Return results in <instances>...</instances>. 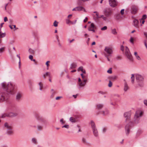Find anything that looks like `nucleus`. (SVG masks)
I'll return each instance as SVG.
<instances>
[{"label": "nucleus", "mask_w": 147, "mask_h": 147, "mask_svg": "<svg viewBox=\"0 0 147 147\" xmlns=\"http://www.w3.org/2000/svg\"><path fill=\"white\" fill-rule=\"evenodd\" d=\"M112 33L114 34H117L115 29H114L112 30Z\"/></svg>", "instance_id": "obj_41"}, {"label": "nucleus", "mask_w": 147, "mask_h": 147, "mask_svg": "<svg viewBox=\"0 0 147 147\" xmlns=\"http://www.w3.org/2000/svg\"><path fill=\"white\" fill-rule=\"evenodd\" d=\"M93 132L94 136L97 137L98 136V132L96 128L92 129Z\"/></svg>", "instance_id": "obj_18"}, {"label": "nucleus", "mask_w": 147, "mask_h": 147, "mask_svg": "<svg viewBox=\"0 0 147 147\" xmlns=\"http://www.w3.org/2000/svg\"><path fill=\"white\" fill-rule=\"evenodd\" d=\"M82 142L85 144H88V143L86 141V139L84 138H82Z\"/></svg>", "instance_id": "obj_31"}, {"label": "nucleus", "mask_w": 147, "mask_h": 147, "mask_svg": "<svg viewBox=\"0 0 147 147\" xmlns=\"http://www.w3.org/2000/svg\"><path fill=\"white\" fill-rule=\"evenodd\" d=\"M136 82L144 80L143 77L141 75L138 74L136 75Z\"/></svg>", "instance_id": "obj_10"}, {"label": "nucleus", "mask_w": 147, "mask_h": 147, "mask_svg": "<svg viewBox=\"0 0 147 147\" xmlns=\"http://www.w3.org/2000/svg\"><path fill=\"white\" fill-rule=\"evenodd\" d=\"M96 28V27L93 23L91 24L90 27L89 28Z\"/></svg>", "instance_id": "obj_40"}, {"label": "nucleus", "mask_w": 147, "mask_h": 147, "mask_svg": "<svg viewBox=\"0 0 147 147\" xmlns=\"http://www.w3.org/2000/svg\"><path fill=\"white\" fill-rule=\"evenodd\" d=\"M32 142L34 143L35 144H36L37 143V141L36 140L35 138H33L32 139Z\"/></svg>", "instance_id": "obj_38"}, {"label": "nucleus", "mask_w": 147, "mask_h": 147, "mask_svg": "<svg viewBox=\"0 0 147 147\" xmlns=\"http://www.w3.org/2000/svg\"><path fill=\"white\" fill-rule=\"evenodd\" d=\"M104 105L102 104H97L96 105V109L98 110L99 112H100L101 111L104 109Z\"/></svg>", "instance_id": "obj_8"}, {"label": "nucleus", "mask_w": 147, "mask_h": 147, "mask_svg": "<svg viewBox=\"0 0 147 147\" xmlns=\"http://www.w3.org/2000/svg\"><path fill=\"white\" fill-rule=\"evenodd\" d=\"M81 76L82 78L83 79L84 78L85 76L83 75L82 73L81 74Z\"/></svg>", "instance_id": "obj_63"}, {"label": "nucleus", "mask_w": 147, "mask_h": 147, "mask_svg": "<svg viewBox=\"0 0 147 147\" xmlns=\"http://www.w3.org/2000/svg\"><path fill=\"white\" fill-rule=\"evenodd\" d=\"M69 120L72 123H75L77 122V120L73 117H70L69 118Z\"/></svg>", "instance_id": "obj_24"}, {"label": "nucleus", "mask_w": 147, "mask_h": 147, "mask_svg": "<svg viewBox=\"0 0 147 147\" xmlns=\"http://www.w3.org/2000/svg\"><path fill=\"white\" fill-rule=\"evenodd\" d=\"M144 104L146 106H147V100H145L144 101Z\"/></svg>", "instance_id": "obj_59"}, {"label": "nucleus", "mask_w": 147, "mask_h": 147, "mask_svg": "<svg viewBox=\"0 0 147 147\" xmlns=\"http://www.w3.org/2000/svg\"><path fill=\"white\" fill-rule=\"evenodd\" d=\"M133 40H134L133 38H132V37H131L130 38V42L132 43H133Z\"/></svg>", "instance_id": "obj_56"}, {"label": "nucleus", "mask_w": 147, "mask_h": 147, "mask_svg": "<svg viewBox=\"0 0 147 147\" xmlns=\"http://www.w3.org/2000/svg\"><path fill=\"white\" fill-rule=\"evenodd\" d=\"M88 20V18L87 17H86L85 18V19H84V22H87V20Z\"/></svg>", "instance_id": "obj_64"}, {"label": "nucleus", "mask_w": 147, "mask_h": 147, "mask_svg": "<svg viewBox=\"0 0 147 147\" xmlns=\"http://www.w3.org/2000/svg\"><path fill=\"white\" fill-rule=\"evenodd\" d=\"M125 55L127 58L130 61H132L133 59L130 53L129 49L127 47H125Z\"/></svg>", "instance_id": "obj_3"}, {"label": "nucleus", "mask_w": 147, "mask_h": 147, "mask_svg": "<svg viewBox=\"0 0 147 147\" xmlns=\"http://www.w3.org/2000/svg\"><path fill=\"white\" fill-rule=\"evenodd\" d=\"M4 127H5L7 130H11L12 129V127L11 126L9 125L7 122H6L4 124Z\"/></svg>", "instance_id": "obj_17"}, {"label": "nucleus", "mask_w": 147, "mask_h": 147, "mask_svg": "<svg viewBox=\"0 0 147 147\" xmlns=\"http://www.w3.org/2000/svg\"><path fill=\"white\" fill-rule=\"evenodd\" d=\"M90 40V38H88L87 40V42H86L87 43L88 45H89V41Z\"/></svg>", "instance_id": "obj_62"}, {"label": "nucleus", "mask_w": 147, "mask_h": 147, "mask_svg": "<svg viewBox=\"0 0 147 147\" xmlns=\"http://www.w3.org/2000/svg\"><path fill=\"white\" fill-rule=\"evenodd\" d=\"M77 67V64L76 63H73L70 65V68L73 69Z\"/></svg>", "instance_id": "obj_25"}, {"label": "nucleus", "mask_w": 147, "mask_h": 147, "mask_svg": "<svg viewBox=\"0 0 147 147\" xmlns=\"http://www.w3.org/2000/svg\"><path fill=\"white\" fill-rule=\"evenodd\" d=\"M8 117H13L17 116L18 115L17 113H16L10 112L8 113Z\"/></svg>", "instance_id": "obj_15"}, {"label": "nucleus", "mask_w": 147, "mask_h": 147, "mask_svg": "<svg viewBox=\"0 0 147 147\" xmlns=\"http://www.w3.org/2000/svg\"><path fill=\"white\" fill-rule=\"evenodd\" d=\"M4 49V47H2L0 49V53H2L3 52V51Z\"/></svg>", "instance_id": "obj_52"}, {"label": "nucleus", "mask_w": 147, "mask_h": 147, "mask_svg": "<svg viewBox=\"0 0 147 147\" xmlns=\"http://www.w3.org/2000/svg\"><path fill=\"white\" fill-rule=\"evenodd\" d=\"M103 13L107 19V18L111 17L112 16L113 11L111 8L106 7L104 9Z\"/></svg>", "instance_id": "obj_2"}, {"label": "nucleus", "mask_w": 147, "mask_h": 147, "mask_svg": "<svg viewBox=\"0 0 147 147\" xmlns=\"http://www.w3.org/2000/svg\"><path fill=\"white\" fill-rule=\"evenodd\" d=\"M29 52L31 54H34V50L31 48L29 49Z\"/></svg>", "instance_id": "obj_43"}, {"label": "nucleus", "mask_w": 147, "mask_h": 147, "mask_svg": "<svg viewBox=\"0 0 147 147\" xmlns=\"http://www.w3.org/2000/svg\"><path fill=\"white\" fill-rule=\"evenodd\" d=\"M129 88L126 82H125L124 90L125 92L127 91Z\"/></svg>", "instance_id": "obj_20"}, {"label": "nucleus", "mask_w": 147, "mask_h": 147, "mask_svg": "<svg viewBox=\"0 0 147 147\" xmlns=\"http://www.w3.org/2000/svg\"><path fill=\"white\" fill-rule=\"evenodd\" d=\"M125 129L126 132V134L127 135H128L130 132L129 126V124H127L125 126Z\"/></svg>", "instance_id": "obj_16"}, {"label": "nucleus", "mask_w": 147, "mask_h": 147, "mask_svg": "<svg viewBox=\"0 0 147 147\" xmlns=\"http://www.w3.org/2000/svg\"><path fill=\"white\" fill-rule=\"evenodd\" d=\"M83 81L84 83H85V84L87 82V80L86 79L84 78L83 79Z\"/></svg>", "instance_id": "obj_60"}, {"label": "nucleus", "mask_w": 147, "mask_h": 147, "mask_svg": "<svg viewBox=\"0 0 147 147\" xmlns=\"http://www.w3.org/2000/svg\"><path fill=\"white\" fill-rule=\"evenodd\" d=\"M69 127V125H65L62 127V128H65L67 129H68Z\"/></svg>", "instance_id": "obj_42"}, {"label": "nucleus", "mask_w": 147, "mask_h": 147, "mask_svg": "<svg viewBox=\"0 0 147 147\" xmlns=\"http://www.w3.org/2000/svg\"><path fill=\"white\" fill-rule=\"evenodd\" d=\"M50 62V61H47V62L46 63V65H47V67H49V63Z\"/></svg>", "instance_id": "obj_58"}, {"label": "nucleus", "mask_w": 147, "mask_h": 147, "mask_svg": "<svg viewBox=\"0 0 147 147\" xmlns=\"http://www.w3.org/2000/svg\"><path fill=\"white\" fill-rule=\"evenodd\" d=\"M29 58L31 61H32L33 57L32 55H30Z\"/></svg>", "instance_id": "obj_55"}, {"label": "nucleus", "mask_w": 147, "mask_h": 147, "mask_svg": "<svg viewBox=\"0 0 147 147\" xmlns=\"http://www.w3.org/2000/svg\"><path fill=\"white\" fill-rule=\"evenodd\" d=\"M66 23L69 25L71 24L73 25V22L71 21L69 19H67L66 20Z\"/></svg>", "instance_id": "obj_26"}, {"label": "nucleus", "mask_w": 147, "mask_h": 147, "mask_svg": "<svg viewBox=\"0 0 147 147\" xmlns=\"http://www.w3.org/2000/svg\"><path fill=\"white\" fill-rule=\"evenodd\" d=\"M124 9H123L121 10L120 12H121V14L122 15H123L124 14Z\"/></svg>", "instance_id": "obj_54"}, {"label": "nucleus", "mask_w": 147, "mask_h": 147, "mask_svg": "<svg viewBox=\"0 0 147 147\" xmlns=\"http://www.w3.org/2000/svg\"><path fill=\"white\" fill-rule=\"evenodd\" d=\"M62 98V97L61 96H57L56 98L55 99L56 100H58Z\"/></svg>", "instance_id": "obj_61"}, {"label": "nucleus", "mask_w": 147, "mask_h": 147, "mask_svg": "<svg viewBox=\"0 0 147 147\" xmlns=\"http://www.w3.org/2000/svg\"><path fill=\"white\" fill-rule=\"evenodd\" d=\"M58 22H57L56 21H55L53 23V26L55 27H57L58 26Z\"/></svg>", "instance_id": "obj_44"}, {"label": "nucleus", "mask_w": 147, "mask_h": 147, "mask_svg": "<svg viewBox=\"0 0 147 147\" xmlns=\"http://www.w3.org/2000/svg\"><path fill=\"white\" fill-rule=\"evenodd\" d=\"M100 113L103 115L105 116L109 114V111L107 109L105 108H104L102 111H101L100 112Z\"/></svg>", "instance_id": "obj_12"}, {"label": "nucleus", "mask_w": 147, "mask_h": 147, "mask_svg": "<svg viewBox=\"0 0 147 147\" xmlns=\"http://www.w3.org/2000/svg\"><path fill=\"white\" fill-rule=\"evenodd\" d=\"M107 29V27L106 26H104L103 27L101 28L102 30H105Z\"/></svg>", "instance_id": "obj_49"}, {"label": "nucleus", "mask_w": 147, "mask_h": 147, "mask_svg": "<svg viewBox=\"0 0 147 147\" xmlns=\"http://www.w3.org/2000/svg\"><path fill=\"white\" fill-rule=\"evenodd\" d=\"M109 83L108 84V86L109 87H111L112 85V83L111 80H109Z\"/></svg>", "instance_id": "obj_45"}, {"label": "nucleus", "mask_w": 147, "mask_h": 147, "mask_svg": "<svg viewBox=\"0 0 147 147\" xmlns=\"http://www.w3.org/2000/svg\"><path fill=\"white\" fill-rule=\"evenodd\" d=\"M109 1L110 6L112 7H114L117 5L116 0H109Z\"/></svg>", "instance_id": "obj_6"}, {"label": "nucleus", "mask_w": 147, "mask_h": 147, "mask_svg": "<svg viewBox=\"0 0 147 147\" xmlns=\"http://www.w3.org/2000/svg\"><path fill=\"white\" fill-rule=\"evenodd\" d=\"M124 117L126 118L125 121L127 122L129 120L131 116V113L130 112H127L125 113L124 114Z\"/></svg>", "instance_id": "obj_11"}, {"label": "nucleus", "mask_w": 147, "mask_h": 147, "mask_svg": "<svg viewBox=\"0 0 147 147\" xmlns=\"http://www.w3.org/2000/svg\"><path fill=\"white\" fill-rule=\"evenodd\" d=\"M143 114V113L142 111H137L134 117L136 119H137L139 117H141Z\"/></svg>", "instance_id": "obj_14"}, {"label": "nucleus", "mask_w": 147, "mask_h": 147, "mask_svg": "<svg viewBox=\"0 0 147 147\" xmlns=\"http://www.w3.org/2000/svg\"><path fill=\"white\" fill-rule=\"evenodd\" d=\"M88 30L89 31H92L93 32H95V30L94 29H91L90 28H88Z\"/></svg>", "instance_id": "obj_57"}, {"label": "nucleus", "mask_w": 147, "mask_h": 147, "mask_svg": "<svg viewBox=\"0 0 147 147\" xmlns=\"http://www.w3.org/2000/svg\"><path fill=\"white\" fill-rule=\"evenodd\" d=\"M121 50L122 51H123L124 50V47L122 45L121 46Z\"/></svg>", "instance_id": "obj_50"}, {"label": "nucleus", "mask_w": 147, "mask_h": 147, "mask_svg": "<svg viewBox=\"0 0 147 147\" xmlns=\"http://www.w3.org/2000/svg\"><path fill=\"white\" fill-rule=\"evenodd\" d=\"M107 72L109 74H111L112 73V68H110L107 71Z\"/></svg>", "instance_id": "obj_47"}, {"label": "nucleus", "mask_w": 147, "mask_h": 147, "mask_svg": "<svg viewBox=\"0 0 147 147\" xmlns=\"http://www.w3.org/2000/svg\"><path fill=\"white\" fill-rule=\"evenodd\" d=\"M138 9V8L135 5L132 6L131 9V13L132 14H135L137 13Z\"/></svg>", "instance_id": "obj_7"}, {"label": "nucleus", "mask_w": 147, "mask_h": 147, "mask_svg": "<svg viewBox=\"0 0 147 147\" xmlns=\"http://www.w3.org/2000/svg\"><path fill=\"white\" fill-rule=\"evenodd\" d=\"M22 97V94L20 92L18 93L16 96V100L18 101H20Z\"/></svg>", "instance_id": "obj_13"}, {"label": "nucleus", "mask_w": 147, "mask_h": 147, "mask_svg": "<svg viewBox=\"0 0 147 147\" xmlns=\"http://www.w3.org/2000/svg\"><path fill=\"white\" fill-rule=\"evenodd\" d=\"M134 54L136 57V59L138 60H140L141 59L139 56L138 55L137 53L136 52H135Z\"/></svg>", "instance_id": "obj_30"}, {"label": "nucleus", "mask_w": 147, "mask_h": 147, "mask_svg": "<svg viewBox=\"0 0 147 147\" xmlns=\"http://www.w3.org/2000/svg\"><path fill=\"white\" fill-rule=\"evenodd\" d=\"M137 85L135 86V88H137L138 87H143L144 86V80L136 82Z\"/></svg>", "instance_id": "obj_9"}, {"label": "nucleus", "mask_w": 147, "mask_h": 147, "mask_svg": "<svg viewBox=\"0 0 147 147\" xmlns=\"http://www.w3.org/2000/svg\"><path fill=\"white\" fill-rule=\"evenodd\" d=\"M91 126L92 130L96 128L95 123L92 120L91 121Z\"/></svg>", "instance_id": "obj_23"}, {"label": "nucleus", "mask_w": 147, "mask_h": 147, "mask_svg": "<svg viewBox=\"0 0 147 147\" xmlns=\"http://www.w3.org/2000/svg\"><path fill=\"white\" fill-rule=\"evenodd\" d=\"M104 51L105 52L103 53L104 55L105 53L107 55L111 56V55L113 53V51L111 48L108 47H105Z\"/></svg>", "instance_id": "obj_4"}, {"label": "nucleus", "mask_w": 147, "mask_h": 147, "mask_svg": "<svg viewBox=\"0 0 147 147\" xmlns=\"http://www.w3.org/2000/svg\"><path fill=\"white\" fill-rule=\"evenodd\" d=\"M102 18L104 20L106 21L107 20V17L105 16H104L103 15H101L100 17H99V18Z\"/></svg>", "instance_id": "obj_35"}, {"label": "nucleus", "mask_w": 147, "mask_h": 147, "mask_svg": "<svg viewBox=\"0 0 147 147\" xmlns=\"http://www.w3.org/2000/svg\"><path fill=\"white\" fill-rule=\"evenodd\" d=\"M76 10L78 11H80L83 10L84 11L86 12V10L84 7L82 6H79L76 7Z\"/></svg>", "instance_id": "obj_21"}, {"label": "nucleus", "mask_w": 147, "mask_h": 147, "mask_svg": "<svg viewBox=\"0 0 147 147\" xmlns=\"http://www.w3.org/2000/svg\"><path fill=\"white\" fill-rule=\"evenodd\" d=\"M134 26H135L136 27L138 28V21L136 20V19H135L134 21Z\"/></svg>", "instance_id": "obj_22"}, {"label": "nucleus", "mask_w": 147, "mask_h": 147, "mask_svg": "<svg viewBox=\"0 0 147 147\" xmlns=\"http://www.w3.org/2000/svg\"><path fill=\"white\" fill-rule=\"evenodd\" d=\"M79 88H80L81 86H84L86 84L84 82H81L79 83Z\"/></svg>", "instance_id": "obj_29"}, {"label": "nucleus", "mask_w": 147, "mask_h": 147, "mask_svg": "<svg viewBox=\"0 0 147 147\" xmlns=\"http://www.w3.org/2000/svg\"><path fill=\"white\" fill-rule=\"evenodd\" d=\"M7 133L8 135H11L13 134V131L12 130V129L11 130H7Z\"/></svg>", "instance_id": "obj_28"}, {"label": "nucleus", "mask_w": 147, "mask_h": 147, "mask_svg": "<svg viewBox=\"0 0 147 147\" xmlns=\"http://www.w3.org/2000/svg\"><path fill=\"white\" fill-rule=\"evenodd\" d=\"M60 122L62 125H63L65 123V121H64L63 118L61 119L60 120Z\"/></svg>", "instance_id": "obj_39"}, {"label": "nucleus", "mask_w": 147, "mask_h": 147, "mask_svg": "<svg viewBox=\"0 0 147 147\" xmlns=\"http://www.w3.org/2000/svg\"><path fill=\"white\" fill-rule=\"evenodd\" d=\"M131 82L132 84H134V78L135 77L134 74H131Z\"/></svg>", "instance_id": "obj_36"}, {"label": "nucleus", "mask_w": 147, "mask_h": 147, "mask_svg": "<svg viewBox=\"0 0 147 147\" xmlns=\"http://www.w3.org/2000/svg\"><path fill=\"white\" fill-rule=\"evenodd\" d=\"M35 117L36 119L40 121L44 124H46L47 123V121L45 119L42 118L37 113L35 114Z\"/></svg>", "instance_id": "obj_5"}, {"label": "nucleus", "mask_w": 147, "mask_h": 147, "mask_svg": "<svg viewBox=\"0 0 147 147\" xmlns=\"http://www.w3.org/2000/svg\"><path fill=\"white\" fill-rule=\"evenodd\" d=\"M1 85L2 88L5 92L0 93V102L7 100L9 98V95L13 94L15 92V85L13 84L4 82Z\"/></svg>", "instance_id": "obj_1"}, {"label": "nucleus", "mask_w": 147, "mask_h": 147, "mask_svg": "<svg viewBox=\"0 0 147 147\" xmlns=\"http://www.w3.org/2000/svg\"><path fill=\"white\" fill-rule=\"evenodd\" d=\"M117 78V76H111L110 78V79H111L112 80H116Z\"/></svg>", "instance_id": "obj_37"}, {"label": "nucleus", "mask_w": 147, "mask_h": 147, "mask_svg": "<svg viewBox=\"0 0 147 147\" xmlns=\"http://www.w3.org/2000/svg\"><path fill=\"white\" fill-rule=\"evenodd\" d=\"M6 117H8V113H5L2 114L1 117L2 118H4Z\"/></svg>", "instance_id": "obj_33"}, {"label": "nucleus", "mask_w": 147, "mask_h": 147, "mask_svg": "<svg viewBox=\"0 0 147 147\" xmlns=\"http://www.w3.org/2000/svg\"><path fill=\"white\" fill-rule=\"evenodd\" d=\"M83 69V67L82 66H80L78 68V71H82Z\"/></svg>", "instance_id": "obj_46"}, {"label": "nucleus", "mask_w": 147, "mask_h": 147, "mask_svg": "<svg viewBox=\"0 0 147 147\" xmlns=\"http://www.w3.org/2000/svg\"><path fill=\"white\" fill-rule=\"evenodd\" d=\"M47 76H49L50 77V73L49 72H47L45 74H44L43 75V77L44 78H45Z\"/></svg>", "instance_id": "obj_27"}, {"label": "nucleus", "mask_w": 147, "mask_h": 147, "mask_svg": "<svg viewBox=\"0 0 147 147\" xmlns=\"http://www.w3.org/2000/svg\"><path fill=\"white\" fill-rule=\"evenodd\" d=\"M38 85L39 86V89L40 90H42V88L43 87V84L41 82H40L38 83Z\"/></svg>", "instance_id": "obj_34"}, {"label": "nucleus", "mask_w": 147, "mask_h": 147, "mask_svg": "<svg viewBox=\"0 0 147 147\" xmlns=\"http://www.w3.org/2000/svg\"><path fill=\"white\" fill-rule=\"evenodd\" d=\"M77 127L78 128V132H81V130L80 129V127L78 125H77Z\"/></svg>", "instance_id": "obj_53"}, {"label": "nucleus", "mask_w": 147, "mask_h": 147, "mask_svg": "<svg viewBox=\"0 0 147 147\" xmlns=\"http://www.w3.org/2000/svg\"><path fill=\"white\" fill-rule=\"evenodd\" d=\"M37 129L39 131L42 130L43 129V126L41 125H38L37 126Z\"/></svg>", "instance_id": "obj_32"}, {"label": "nucleus", "mask_w": 147, "mask_h": 147, "mask_svg": "<svg viewBox=\"0 0 147 147\" xmlns=\"http://www.w3.org/2000/svg\"><path fill=\"white\" fill-rule=\"evenodd\" d=\"M143 133V131L140 129L138 130L137 132L136 135V138H137L140 135Z\"/></svg>", "instance_id": "obj_19"}, {"label": "nucleus", "mask_w": 147, "mask_h": 147, "mask_svg": "<svg viewBox=\"0 0 147 147\" xmlns=\"http://www.w3.org/2000/svg\"><path fill=\"white\" fill-rule=\"evenodd\" d=\"M105 57H106L107 58L108 60L109 61H110V60L108 58V57L110 56H108V55H107V54L105 53Z\"/></svg>", "instance_id": "obj_51"}, {"label": "nucleus", "mask_w": 147, "mask_h": 147, "mask_svg": "<svg viewBox=\"0 0 147 147\" xmlns=\"http://www.w3.org/2000/svg\"><path fill=\"white\" fill-rule=\"evenodd\" d=\"M146 18V15H143L141 18L142 20L145 19Z\"/></svg>", "instance_id": "obj_48"}]
</instances>
